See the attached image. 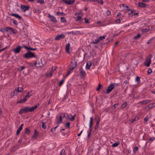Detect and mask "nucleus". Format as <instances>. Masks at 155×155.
Here are the masks:
<instances>
[{
	"label": "nucleus",
	"instance_id": "obj_1",
	"mask_svg": "<svg viewBox=\"0 0 155 155\" xmlns=\"http://www.w3.org/2000/svg\"><path fill=\"white\" fill-rule=\"evenodd\" d=\"M39 105V104H37L36 105L31 107H24L20 110L19 114L21 115L23 113H25L29 111L32 112L38 107Z\"/></svg>",
	"mask_w": 155,
	"mask_h": 155
},
{
	"label": "nucleus",
	"instance_id": "obj_2",
	"mask_svg": "<svg viewBox=\"0 0 155 155\" xmlns=\"http://www.w3.org/2000/svg\"><path fill=\"white\" fill-rule=\"evenodd\" d=\"M35 64L37 68H39L42 66L43 64L42 63L41 60L40 58L36 60Z\"/></svg>",
	"mask_w": 155,
	"mask_h": 155
},
{
	"label": "nucleus",
	"instance_id": "obj_3",
	"mask_svg": "<svg viewBox=\"0 0 155 155\" xmlns=\"http://www.w3.org/2000/svg\"><path fill=\"white\" fill-rule=\"evenodd\" d=\"M152 56L151 55H150L146 59V62L145 65L147 67H149L151 63V59Z\"/></svg>",
	"mask_w": 155,
	"mask_h": 155
},
{
	"label": "nucleus",
	"instance_id": "obj_4",
	"mask_svg": "<svg viewBox=\"0 0 155 155\" xmlns=\"http://www.w3.org/2000/svg\"><path fill=\"white\" fill-rule=\"evenodd\" d=\"M115 84H110L108 87L106 92V94L109 93L114 88Z\"/></svg>",
	"mask_w": 155,
	"mask_h": 155
},
{
	"label": "nucleus",
	"instance_id": "obj_5",
	"mask_svg": "<svg viewBox=\"0 0 155 155\" xmlns=\"http://www.w3.org/2000/svg\"><path fill=\"white\" fill-rule=\"evenodd\" d=\"M25 57L26 58H28L35 57V55L33 53L29 51L25 54Z\"/></svg>",
	"mask_w": 155,
	"mask_h": 155
},
{
	"label": "nucleus",
	"instance_id": "obj_6",
	"mask_svg": "<svg viewBox=\"0 0 155 155\" xmlns=\"http://www.w3.org/2000/svg\"><path fill=\"white\" fill-rule=\"evenodd\" d=\"M65 36L63 34H61L56 36L54 38L55 40H59L64 38Z\"/></svg>",
	"mask_w": 155,
	"mask_h": 155
},
{
	"label": "nucleus",
	"instance_id": "obj_7",
	"mask_svg": "<svg viewBox=\"0 0 155 155\" xmlns=\"http://www.w3.org/2000/svg\"><path fill=\"white\" fill-rule=\"evenodd\" d=\"M21 8L22 12H25L26 11L28 10L29 7L27 6L22 5Z\"/></svg>",
	"mask_w": 155,
	"mask_h": 155
},
{
	"label": "nucleus",
	"instance_id": "obj_8",
	"mask_svg": "<svg viewBox=\"0 0 155 155\" xmlns=\"http://www.w3.org/2000/svg\"><path fill=\"white\" fill-rule=\"evenodd\" d=\"M119 6L120 8L121 11L127 10L128 6L126 5L121 4Z\"/></svg>",
	"mask_w": 155,
	"mask_h": 155
},
{
	"label": "nucleus",
	"instance_id": "obj_9",
	"mask_svg": "<svg viewBox=\"0 0 155 155\" xmlns=\"http://www.w3.org/2000/svg\"><path fill=\"white\" fill-rule=\"evenodd\" d=\"M22 47L20 46H18L15 49L13 50V51L15 54H17L19 53Z\"/></svg>",
	"mask_w": 155,
	"mask_h": 155
},
{
	"label": "nucleus",
	"instance_id": "obj_10",
	"mask_svg": "<svg viewBox=\"0 0 155 155\" xmlns=\"http://www.w3.org/2000/svg\"><path fill=\"white\" fill-rule=\"evenodd\" d=\"M63 1L68 5L72 4L75 1L74 0H63Z\"/></svg>",
	"mask_w": 155,
	"mask_h": 155
},
{
	"label": "nucleus",
	"instance_id": "obj_11",
	"mask_svg": "<svg viewBox=\"0 0 155 155\" xmlns=\"http://www.w3.org/2000/svg\"><path fill=\"white\" fill-rule=\"evenodd\" d=\"M79 70L80 71V74L81 76H84L86 75V73L82 68H80L79 69Z\"/></svg>",
	"mask_w": 155,
	"mask_h": 155
},
{
	"label": "nucleus",
	"instance_id": "obj_12",
	"mask_svg": "<svg viewBox=\"0 0 155 155\" xmlns=\"http://www.w3.org/2000/svg\"><path fill=\"white\" fill-rule=\"evenodd\" d=\"M9 27H6L4 28H2L0 29V31L2 32H5L8 31V30H9Z\"/></svg>",
	"mask_w": 155,
	"mask_h": 155
},
{
	"label": "nucleus",
	"instance_id": "obj_13",
	"mask_svg": "<svg viewBox=\"0 0 155 155\" xmlns=\"http://www.w3.org/2000/svg\"><path fill=\"white\" fill-rule=\"evenodd\" d=\"M38 132L36 130H35L34 134L32 137V139H35L38 136Z\"/></svg>",
	"mask_w": 155,
	"mask_h": 155
},
{
	"label": "nucleus",
	"instance_id": "obj_14",
	"mask_svg": "<svg viewBox=\"0 0 155 155\" xmlns=\"http://www.w3.org/2000/svg\"><path fill=\"white\" fill-rule=\"evenodd\" d=\"M91 65V63L89 61H88L86 63V69L87 70H89L90 69V67Z\"/></svg>",
	"mask_w": 155,
	"mask_h": 155
},
{
	"label": "nucleus",
	"instance_id": "obj_15",
	"mask_svg": "<svg viewBox=\"0 0 155 155\" xmlns=\"http://www.w3.org/2000/svg\"><path fill=\"white\" fill-rule=\"evenodd\" d=\"M97 121L95 127V129H97L98 127L100 121V118L99 117H97Z\"/></svg>",
	"mask_w": 155,
	"mask_h": 155
},
{
	"label": "nucleus",
	"instance_id": "obj_16",
	"mask_svg": "<svg viewBox=\"0 0 155 155\" xmlns=\"http://www.w3.org/2000/svg\"><path fill=\"white\" fill-rule=\"evenodd\" d=\"M32 95V91H30L26 94L25 97H26L27 98L30 97Z\"/></svg>",
	"mask_w": 155,
	"mask_h": 155
},
{
	"label": "nucleus",
	"instance_id": "obj_17",
	"mask_svg": "<svg viewBox=\"0 0 155 155\" xmlns=\"http://www.w3.org/2000/svg\"><path fill=\"white\" fill-rule=\"evenodd\" d=\"M135 82L137 84H139L140 82V78L138 76H137L136 77L135 79Z\"/></svg>",
	"mask_w": 155,
	"mask_h": 155
},
{
	"label": "nucleus",
	"instance_id": "obj_18",
	"mask_svg": "<svg viewBox=\"0 0 155 155\" xmlns=\"http://www.w3.org/2000/svg\"><path fill=\"white\" fill-rule=\"evenodd\" d=\"M18 94V91L17 90L15 89L13 92H12L11 94V96H13L15 95H16Z\"/></svg>",
	"mask_w": 155,
	"mask_h": 155
},
{
	"label": "nucleus",
	"instance_id": "obj_19",
	"mask_svg": "<svg viewBox=\"0 0 155 155\" xmlns=\"http://www.w3.org/2000/svg\"><path fill=\"white\" fill-rule=\"evenodd\" d=\"M11 15L13 16L14 17H15L17 18H18L19 19H21L22 18L18 14H13Z\"/></svg>",
	"mask_w": 155,
	"mask_h": 155
},
{
	"label": "nucleus",
	"instance_id": "obj_20",
	"mask_svg": "<svg viewBox=\"0 0 155 155\" xmlns=\"http://www.w3.org/2000/svg\"><path fill=\"white\" fill-rule=\"evenodd\" d=\"M49 17L50 19L53 21H56L55 17L53 16H51L50 14L49 15Z\"/></svg>",
	"mask_w": 155,
	"mask_h": 155
},
{
	"label": "nucleus",
	"instance_id": "obj_21",
	"mask_svg": "<svg viewBox=\"0 0 155 155\" xmlns=\"http://www.w3.org/2000/svg\"><path fill=\"white\" fill-rule=\"evenodd\" d=\"M70 44L69 43H68L66 45L65 50L66 52L68 53L69 52V50L70 49Z\"/></svg>",
	"mask_w": 155,
	"mask_h": 155
},
{
	"label": "nucleus",
	"instance_id": "obj_22",
	"mask_svg": "<svg viewBox=\"0 0 155 155\" xmlns=\"http://www.w3.org/2000/svg\"><path fill=\"white\" fill-rule=\"evenodd\" d=\"M93 118L92 117H91L90 118V123H89V128L90 129H91V126L93 125Z\"/></svg>",
	"mask_w": 155,
	"mask_h": 155
},
{
	"label": "nucleus",
	"instance_id": "obj_23",
	"mask_svg": "<svg viewBox=\"0 0 155 155\" xmlns=\"http://www.w3.org/2000/svg\"><path fill=\"white\" fill-rule=\"evenodd\" d=\"M150 101L148 100H147L145 101H142L140 102V103H141V104H147V103L149 102Z\"/></svg>",
	"mask_w": 155,
	"mask_h": 155
},
{
	"label": "nucleus",
	"instance_id": "obj_24",
	"mask_svg": "<svg viewBox=\"0 0 155 155\" xmlns=\"http://www.w3.org/2000/svg\"><path fill=\"white\" fill-rule=\"evenodd\" d=\"M27 98L26 97H25H25L23 98L22 100H21L18 101V103H24L26 101Z\"/></svg>",
	"mask_w": 155,
	"mask_h": 155
},
{
	"label": "nucleus",
	"instance_id": "obj_25",
	"mask_svg": "<svg viewBox=\"0 0 155 155\" xmlns=\"http://www.w3.org/2000/svg\"><path fill=\"white\" fill-rule=\"evenodd\" d=\"M23 46L26 49H27V50H35L36 49V48H31V47H27L26 46H25V45H23Z\"/></svg>",
	"mask_w": 155,
	"mask_h": 155
},
{
	"label": "nucleus",
	"instance_id": "obj_26",
	"mask_svg": "<svg viewBox=\"0 0 155 155\" xmlns=\"http://www.w3.org/2000/svg\"><path fill=\"white\" fill-rule=\"evenodd\" d=\"M138 5L140 7H145L146 6V4L142 2H139Z\"/></svg>",
	"mask_w": 155,
	"mask_h": 155
},
{
	"label": "nucleus",
	"instance_id": "obj_27",
	"mask_svg": "<svg viewBox=\"0 0 155 155\" xmlns=\"http://www.w3.org/2000/svg\"><path fill=\"white\" fill-rule=\"evenodd\" d=\"M147 107L149 109H150L153 107H155V104L153 103L152 104H149L147 106Z\"/></svg>",
	"mask_w": 155,
	"mask_h": 155
},
{
	"label": "nucleus",
	"instance_id": "obj_28",
	"mask_svg": "<svg viewBox=\"0 0 155 155\" xmlns=\"http://www.w3.org/2000/svg\"><path fill=\"white\" fill-rule=\"evenodd\" d=\"M22 129V127H19L17 131V135H18L19 134L20 132Z\"/></svg>",
	"mask_w": 155,
	"mask_h": 155
},
{
	"label": "nucleus",
	"instance_id": "obj_29",
	"mask_svg": "<svg viewBox=\"0 0 155 155\" xmlns=\"http://www.w3.org/2000/svg\"><path fill=\"white\" fill-rule=\"evenodd\" d=\"M9 30H11V31H12L14 33H16L17 31V30L16 29L12 28L10 27H9Z\"/></svg>",
	"mask_w": 155,
	"mask_h": 155
},
{
	"label": "nucleus",
	"instance_id": "obj_30",
	"mask_svg": "<svg viewBox=\"0 0 155 155\" xmlns=\"http://www.w3.org/2000/svg\"><path fill=\"white\" fill-rule=\"evenodd\" d=\"M71 64L70 65V66L71 67H73V66H74L75 65H76V66H77V62L75 61L73 63V62L71 61Z\"/></svg>",
	"mask_w": 155,
	"mask_h": 155
},
{
	"label": "nucleus",
	"instance_id": "obj_31",
	"mask_svg": "<svg viewBox=\"0 0 155 155\" xmlns=\"http://www.w3.org/2000/svg\"><path fill=\"white\" fill-rule=\"evenodd\" d=\"M18 92H21L23 91V88L22 87H18V88L17 90Z\"/></svg>",
	"mask_w": 155,
	"mask_h": 155
},
{
	"label": "nucleus",
	"instance_id": "obj_32",
	"mask_svg": "<svg viewBox=\"0 0 155 155\" xmlns=\"http://www.w3.org/2000/svg\"><path fill=\"white\" fill-rule=\"evenodd\" d=\"M42 127L45 129H46L47 127V126L45 125V123L43 122H42Z\"/></svg>",
	"mask_w": 155,
	"mask_h": 155
},
{
	"label": "nucleus",
	"instance_id": "obj_33",
	"mask_svg": "<svg viewBox=\"0 0 155 155\" xmlns=\"http://www.w3.org/2000/svg\"><path fill=\"white\" fill-rule=\"evenodd\" d=\"M121 21H122V23L124 22V21L123 20L122 18H120L117 19V23H120Z\"/></svg>",
	"mask_w": 155,
	"mask_h": 155
},
{
	"label": "nucleus",
	"instance_id": "obj_34",
	"mask_svg": "<svg viewBox=\"0 0 155 155\" xmlns=\"http://www.w3.org/2000/svg\"><path fill=\"white\" fill-rule=\"evenodd\" d=\"M62 117L61 116H59V120L58 121V122H57V124H59V123H60L62 121Z\"/></svg>",
	"mask_w": 155,
	"mask_h": 155
},
{
	"label": "nucleus",
	"instance_id": "obj_35",
	"mask_svg": "<svg viewBox=\"0 0 155 155\" xmlns=\"http://www.w3.org/2000/svg\"><path fill=\"white\" fill-rule=\"evenodd\" d=\"M60 155H66L65 150L64 149H62L61 151Z\"/></svg>",
	"mask_w": 155,
	"mask_h": 155
},
{
	"label": "nucleus",
	"instance_id": "obj_36",
	"mask_svg": "<svg viewBox=\"0 0 155 155\" xmlns=\"http://www.w3.org/2000/svg\"><path fill=\"white\" fill-rule=\"evenodd\" d=\"M126 13L128 15H130L133 13V11L132 10L129 9L127 10V11L126 12Z\"/></svg>",
	"mask_w": 155,
	"mask_h": 155
},
{
	"label": "nucleus",
	"instance_id": "obj_37",
	"mask_svg": "<svg viewBox=\"0 0 155 155\" xmlns=\"http://www.w3.org/2000/svg\"><path fill=\"white\" fill-rule=\"evenodd\" d=\"M37 2L41 4H43L45 2L44 0H38Z\"/></svg>",
	"mask_w": 155,
	"mask_h": 155
},
{
	"label": "nucleus",
	"instance_id": "obj_38",
	"mask_svg": "<svg viewBox=\"0 0 155 155\" xmlns=\"http://www.w3.org/2000/svg\"><path fill=\"white\" fill-rule=\"evenodd\" d=\"M61 22L63 23H65L66 22V19L62 17L61 18Z\"/></svg>",
	"mask_w": 155,
	"mask_h": 155
},
{
	"label": "nucleus",
	"instance_id": "obj_39",
	"mask_svg": "<svg viewBox=\"0 0 155 155\" xmlns=\"http://www.w3.org/2000/svg\"><path fill=\"white\" fill-rule=\"evenodd\" d=\"M75 117V114H74L73 115L71 118H70L69 119H70L71 121H73Z\"/></svg>",
	"mask_w": 155,
	"mask_h": 155
},
{
	"label": "nucleus",
	"instance_id": "obj_40",
	"mask_svg": "<svg viewBox=\"0 0 155 155\" xmlns=\"http://www.w3.org/2000/svg\"><path fill=\"white\" fill-rule=\"evenodd\" d=\"M148 119H149V117L148 115H147V116H146V117L144 119V123L146 122L148 120Z\"/></svg>",
	"mask_w": 155,
	"mask_h": 155
},
{
	"label": "nucleus",
	"instance_id": "obj_41",
	"mask_svg": "<svg viewBox=\"0 0 155 155\" xmlns=\"http://www.w3.org/2000/svg\"><path fill=\"white\" fill-rule=\"evenodd\" d=\"M96 2L101 4H103V2L102 0H96Z\"/></svg>",
	"mask_w": 155,
	"mask_h": 155
},
{
	"label": "nucleus",
	"instance_id": "obj_42",
	"mask_svg": "<svg viewBox=\"0 0 155 155\" xmlns=\"http://www.w3.org/2000/svg\"><path fill=\"white\" fill-rule=\"evenodd\" d=\"M110 12L108 10H107L105 13V15L107 16H108L110 15Z\"/></svg>",
	"mask_w": 155,
	"mask_h": 155
},
{
	"label": "nucleus",
	"instance_id": "obj_43",
	"mask_svg": "<svg viewBox=\"0 0 155 155\" xmlns=\"http://www.w3.org/2000/svg\"><path fill=\"white\" fill-rule=\"evenodd\" d=\"M101 87L102 85L100 84H99L98 86V87L96 88V90L97 91H98Z\"/></svg>",
	"mask_w": 155,
	"mask_h": 155
},
{
	"label": "nucleus",
	"instance_id": "obj_44",
	"mask_svg": "<svg viewBox=\"0 0 155 155\" xmlns=\"http://www.w3.org/2000/svg\"><path fill=\"white\" fill-rule=\"evenodd\" d=\"M141 36L140 34H138L137 35L134 37V39H137L139 38Z\"/></svg>",
	"mask_w": 155,
	"mask_h": 155
},
{
	"label": "nucleus",
	"instance_id": "obj_45",
	"mask_svg": "<svg viewBox=\"0 0 155 155\" xmlns=\"http://www.w3.org/2000/svg\"><path fill=\"white\" fill-rule=\"evenodd\" d=\"M57 14L58 15H62L63 16V15L64 14V13L63 12H57Z\"/></svg>",
	"mask_w": 155,
	"mask_h": 155
},
{
	"label": "nucleus",
	"instance_id": "obj_46",
	"mask_svg": "<svg viewBox=\"0 0 155 155\" xmlns=\"http://www.w3.org/2000/svg\"><path fill=\"white\" fill-rule=\"evenodd\" d=\"M136 120L135 118H133L132 119L130 120L129 121V123L130 124L134 122V121H135Z\"/></svg>",
	"mask_w": 155,
	"mask_h": 155
},
{
	"label": "nucleus",
	"instance_id": "obj_47",
	"mask_svg": "<svg viewBox=\"0 0 155 155\" xmlns=\"http://www.w3.org/2000/svg\"><path fill=\"white\" fill-rule=\"evenodd\" d=\"M105 38V36H100V37L98 38L99 39V41H101L102 40V39H104Z\"/></svg>",
	"mask_w": 155,
	"mask_h": 155
},
{
	"label": "nucleus",
	"instance_id": "obj_48",
	"mask_svg": "<svg viewBox=\"0 0 155 155\" xmlns=\"http://www.w3.org/2000/svg\"><path fill=\"white\" fill-rule=\"evenodd\" d=\"M82 17L81 16H78L77 18H75V19L76 21H78Z\"/></svg>",
	"mask_w": 155,
	"mask_h": 155
},
{
	"label": "nucleus",
	"instance_id": "obj_49",
	"mask_svg": "<svg viewBox=\"0 0 155 155\" xmlns=\"http://www.w3.org/2000/svg\"><path fill=\"white\" fill-rule=\"evenodd\" d=\"M70 125V123L69 122H67L65 124V126L67 127H69Z\"/></svg>",
	"mask_w": 155,
	"mask_h": 155
},
{
	"label": "nucleus",
	"instance_id": "obj_50",
	"mask_svg": "<svg viewBox=\"0 0 155 155\" xmlns=\"http://www.w3.org/2000/svg\"><path fill=\"white\" fill-rule=\"evenodd\" d=\"M58 126H56L54 128H52L51 130V131L52 132H54L55 130V129L56 128L58 127Z\"/></svg>",
	"mask_w": 155,
	"mask_h": 155
},
{
	"label": "nucleus",
	"instance_id": "obj_51",
	"mask_svg": "<svg viewBox=\"0 0 155 155\" xmlns=\"http://www.w3.org/2000/svg\"><path fill=\"white\" fill-rule=\"evenodd\" d=\"M152 72V70L150 68L149 69L147 70V73L149 74H151Z\"/></svg>",
	"mask_w": 155,
	"mask_h": 155
},
{
	"label": "nucleus",
	"instance_id": "obj_52",
	"mask_svg": "<svg viewBox=\"0 0 155 155\" xmlns=\"http://www.w3.org/2000/svg\"><path fill=\"white\" fill-rule=\"evenodd\" d=\"M76 67V65H75L74 66H73V67H70V68H69V69L71 71H72L74 68Z\"/></svg>",
	"mask_w": 155,
	"mask_h": 155
},
{
	"label": "nucleus",
	"instance_id": "obj_53",
	"mask_svg": "<svg viewBox=\"0 0 155 155\" xmlns=\"http://www.w3.org/2000/svg\"><path fill=\"white\" fill-rule=\"evenodd\" d=\"M25 129H26V133H27L28 134H29L30 133V130L27 128H26Z\"/></svg>",
	"mask_w": 155,
	"mask_h": 155
},
{
	"label": "nucleus",
	"instance_id": "obj_54",
	"mask_svg": "<svg viewBox=\"0 0 155 155\" xmlns=\"http://www.w3.org/2000/svg\"><path fill=\"white\" fill-rule=\"evenodd\" d=\"M56 69V67L54 66L52 68H51V71L52 72H53L54 71H55Z\"/></svg>",
	"mask_w": 155,
	"mask_h": 155
},
{
	"label": "nucleus",
	"instance_id": "obj_55",
	"mask_svg": "<svg viewBox=\"0 0 155 155\" xmlns=\"http://www.w3.org/2000/svg\"><path fill=\"white\" fill-rule=\"evenodd\" d=\"M127 105V104L126 103H123L121 105V107L122 108H124Z\"/></svg>",
	"mask_w": 155,
	"mask_h": 155
},
{
	"label": "nucleus",
	"instance_id": "obj_56",
	"mask_svg": "<svg viewBox=\"0 0 155 155\" xmlns=\"http://www.w3.org/2000/svg\"><path fill=\"white\" fill-rule=\"evenodd\" d=\"M25 68V67L24 66H22L21 67L18 68V70L20 71H22Z\"/></svg>",
	"mask_w": 155,
	"mask_h": 155
},
{
	"label": "nucleus",
	"instance_id": "obj_57",
	"mask_svg": "<svg viewBox=\"0 0 155 155\" xmlns=\"http://www.w3.org/2000/svg\"><path fill=\"white\" fill-rule=\"evenodd\" d=\"M92 130V129H90V132L88 133V134H87V136L88 137H90L91 134V133Z\"/></svg>",
	"mask_w": 155,
	"mask_h": 155
},
{
	"label": "nucleus",
	"instance_id": "obj_58",
	"mask_svg": "<svg viewBox=\"0 0 155 155\" xmlns=\"http://www.w3.org/2000/svg\"><path fill=\"white\" fill-rule=\"evenodd\" d=\"M85 22L86 23H89V21L88 19L86 18H84Z\"/></svg>",
	"mask_w": 155,
	"mask_h": 155
},
{
	"label": "nucleus",
	"instance_id": "obj_59",
	"mask_svg": "<svg viewBox=\"0 0 155 155\" xmlns=\"http://www.w3.org/2000/svg\"><path fill=\"white\" fill-rule=\"evenodd\" d=\"M152 41V38L150 39L147 42V44H149Z\"/></svg>",
	"mask_w": 155,
	"mask_h": 155
},
{
	"label": "nucleus",
	"instance_id": "obj_60",
	"mask_svg": "<svg viewBox=\"0 0 155 155\" xmlns=\"http://www.w3.org/2000/svg\"><path fill=\"white\" fill-rule=\"evenodd\" d=\"M13 23L15 25H17L18 24V23L16 20H14L13 21Z\"/></svg>",
	"mask_w": 155,
	"mask_h": 155
},
{
	"label": "nucleus",
	"instance_id": "obj_61",
	"mask_svg": "<svg viewBox=\"0 0 155 155\" xmlns=\"http://www.w3.org/2000/svg\"><path fill=\"white\" fill-rule=\"evenodd\" d=\"M63 82H64V80H63L62 79L60 82L59 84V86L63 84Z\"/></svg>",
	"mask_w": 155,
	"mask_h": 155
},
{
	"label": "nucleus",
	"instance_id": "obj_62",
	"mask_svg": "<svg viewBox=\"0 0 155 155\" xmlns=\"http://www.w3.org/2000/svg\"><path fill=\"white\" fill-rule=\"evenodd\" d=\"M52 72V71H51V72H50V74H49V75H48V76L50 77H51V76H52V74H52V72Z\"/></svg>",
	"mask_w": 155,
	"mask_h": 155
},
{
	"label": "nucleus",
	"instance_id": "obj_63",
	"mask_svg": "<svg viewBox=\"0 0 155 155\" xmlns=\"http://www.w3.org/2000/svg\"><path fill=\"white\" fill-rule=\"evenodd\" d=\"M70 116H69V115H68V114H67L66 115V119H69L70 118Z\"/></svg>",
	"mask_w": 155,
	"mask_h": 155
},
{
	"label": "nucleus",
	"instance_id": "obj_64",
	"mask_svg": "<svg viewBox=\"0 0 155 155\" xmlns=\"http://www.w3.org/2000/svg\"><path fill=\"white\" fill-rule=\"evenodd\" d=\"M155 139L154 137H152L150 138L149 140H151V141H153Z\"/></svg>",
	"mask_w": 155,
	"mask_h": 155
}]
</instances>
